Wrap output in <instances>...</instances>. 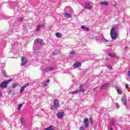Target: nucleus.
<instances>
[{"label":"nucleus","instance_id":"1","mask_svg":"<svg viewBox=\"0 0 130 130\" xmlns=\"http://www.w3.org/2000/svg\"><path fill=\"white\" fill-rule=\"evenodd\" d=\"M110 35L113 40H116L117 38V34L115 31V27H112L110 31Z\"/></svg>","mask_w":130,"mask_h":130},{"label":"nucleus","instance_id":"2","mask_svg":"<svg viewBox=\"0 0 130 130\" xmlns=\"http://www.w3.org/2000/svg\"><path fill=\"white\" fill-rule=\"evenodd\" d=\"M10 82H12V80H8L7 81H3L0 84L1 88H2V89H5V88H7L8 87V84L10 83Z\"/></svg>","mask_w":130,"mask_h":130},{"label":"nucleus","instance_id":"3","mask_svg":"<svg viewBox=\"0 0 130 130\" xmlns=\"http://www.w3.org/2000/svg\"><path fill=\"white\" fill-rule=\"evenodd\" d=\"M35 44H41L42 45H44V42L42 39L38 38L34 41Z\"/></svg>","mask_w":130,"mask_h":130},{"label":"nucleus","instance_id":"4","mask_svg":"<svg viewBox=\"0 0 130 130\" xmlns=\"http://www.w3.org/2000/svg\"><path fill=\"white\" fill-rule=\"evenodd\" d=\"M21 66L22 67H24L25 64H26L27 62H28V61L26 59V57L25 56H22L21 58Z\"/></svg>","mask_w":130,"mask_h":130},{"label":"nucleus","instance_id":"5","mask_svg":"<svg viewBox=\"0 0 130 130\" xmlns=\"http://www.w3.org/2000/svg\"><path fill=\"white\" fill-rule=\"evenodd\" d=\"M53 104L55 109H57V108L59 106V101L58 100H54Z\"/></svg>","mask_w":130,"mask_h":130},{"label":"nucleus","instance_id":"6","mask_svg":"<svg viewBox=\"0 0 130 130\" xmlns=\"http://www.w3.org/2000/svg\"><path fill=\"white\" fill-rule=\"evenodd\" d=\"M29 85L30 84H29V83H26L23 85L20 89V92L21 93H23L25 90V88L28 87V86H29Z\"/></svg>","mask_w":130,"mask_h":130},{"label":"nucleus","instance_id":"7","mask_svg":"<svg viewBox=\"0 0 130 130\" xmlns=\"http://www.w3.org/2000/svg\"><path fill=\"white\" fill-rule=\"evenodd\" d=\"M63 115H64V113L62 112H59L57 114L58 118H62L63 117Z\"/></svg>","mask_w":130,"mask_h":130},{"label":"nucleus","instance_id":"8","mask_svg":"<svg viewBox=\"0 0 130 130\" xmlns=\"http://www.w3.org/2000/svg\"><path fill=\"white\" fill-rule=\"evenodd\" d=\"M63 15H64V17H65V18H67V19H70V18H72V14L69 13L65 12L63 14Z\"/></svg>","mask_w":130,"mask_h":130},{"label":"nucleus","instance_id":"9","mask_svg":"<svg viewBox=\"0 0 130 130\" xmlns=\"http://www.w3.org/2000/svg\"><path fill=\"white\" fill-rule=\"evenodd\" d=\"M84 124L85 127H88V126H89V119L88 118L84 119Z\"/></svg>","mask_w":130,"mask_h":130},{"label":"nucleus","instance_id":"10","mask_svg":"<svg viewBox=\"0 0 130 130\" xmlns=\"http://www.w3.org/2000/svg\"><path fill=\"white\" fill-rule=\"evenodd\" d=\"M85 10H91L92 6H90V4L86 3L85 4Z\"/></svg>","mask_w":130,"mask_h":130},{"label":"nucleus","instance_id":"11","mask_svg":"<svg viewBox=\"0 0 130 130\" xmlns=\"http://www.w3.org/2000/svg\"><path fill=\"white\" fill-rule=\"evenodd\" d=\"M81 28L83 30H85V31H87V32H89V31H90V29H89V27L86 25L82 26H81Z\"/></svg>","mask_w":130,"mask_h":130},{"label":"nucleus","instance_id":"12","mask_svg":"<svg viewBox=\"0 0 130 130\" xmlns=\"http://www.w3.org/2000/svg\"><path fill=\"white\" fill-rule=\"evenodd\" d=\"M81 66H82L81 62H77L74 64L73 67L74 68H80Z\"/></svg>","mask_w":130,"mask_h":130},{"label":"nucleus","instance_id":"13","mask_svg":"<svg viewBox=\"0 0 130 130\" xmlns=\"http://www.w3.org/2000/svg\"><path fill=\"white\" fill-rule=\"evenodd\" d=\"M115 89H116V91L118 93V94H119V95H121L122 91H121V89H119V88H118V87H116Z\"/></svg>","mask_w":130,"mask_h":130},{"label":"nucleus","instance_id":"14","mask_svg":"<svg viewBox=\"0 0 130 130\" xmlns=\"http://www.w3.org/2000/svg\"><path fill=\"white\" fill-rule=\"evenodd\" d=\"M108 56L114 58H117V56H116L115 54H112L111 53H109Z\"/></svg>","mask_w":130,"mask_h":130},{"label":"nucleus","instance_id":"15","mask_svg":"<svg viewBox=\"0 0 130 130\" xmlns=\"http://www.w3.org/2000/svg\"><path fill=\"white\" fill-rule=\"evenodd\" d=\"M55 36L56 37H58V38H60V37H62V34L60 32H56Z\"/></svg>","mask_w":130,"mask_h":130},{"label":"nucleus","instance_id":"16","mask_svg":"<svg viewBox=\"0 0 130 130\" xmlns=\"http://www.w3.org/2000/svg\"><path fill=\"white\" fill-rule=\"evenodd\" d=\"M107 86H109V84L105 83V84H103L102 87H101V89L102 90L103 89H105Z\"/></svg>","mask_w":130,"mask_h":130},{"label":"nucleus","instance_id":"17","mask_svg":"<svg viewBox=\"0 0 130 130\" xmlns=\"http://www.w3.org/2000/svg\"><path fill=\"white\" fill-rule=\"evenodd\" d=\"M70 94H78V93H80V90H75L73 91H70L69 92Z\"/></svg>","mask_w":130,"mask_h":130},{"label":"nucleus","instance_id":"18","mask_svg":"<svg viewBox=\"0 0 130 130\" xmlns=\"http://www.w3.org/2000/svg\"><path fill=\"white\" fill-rule=\"evenodd\" d=\"M100 5H103L104 6H108L109 3L106 1H104L100 3Z\"/></svg>","mask_w":130,"mask_h":130},{"label":"nucleus","instance_id":"19","mask_svg":"<svg viewBox=\"0 0 130 130\" xmlns=\"http://www.w3.org/2000/svg\"><path fill=\"white\" fill-rule=\"evenodd\" d=\"M45 130H54V127L52 125H50L49 127L46 128Z\"/></svg>","mask_w":130,"mask_h":130},{"label":"nucleus","instance_id":"20","mask_svg":"<svg viewBox=\"0 0 130 130\" xmlns=\"http://www.w3.org/2000/svg\"><path fill=\"white\" fill-rule=\"evenodd\" d=\"M121 101H122V102H123V104L126 106V105L127 104L126 100H125V98H122L121 99Z\"/></svg>","mask_w":130,"mask_h":130},{"label":"nucleus","instance_id":"21","mask_svg":"<svg viewBox=\"0 0 130 130\" xmlns=\"http://www.w3.org/2000/svg\"><path fill=\"white\" fill-rule=\"evenodd\" d=\"M54 69L53 67H49L47 68H46V71H53Z\"/></svg>","mask_w":130,"mask_h":130},{"label":"nucleus","instance_id":"22","mask_svg":"<svg viewBox=\"0 0 130 130\" xmlns=\"http://www.w3.org/2000/svg\"><path fill=\"white\" fill-rule=\"evenodd\" d=\"M50 82V80L48 79V80H47V81L44 83V86H45V87H47V86H48V82Z\"/></svg>","mask_w":130,"mask_h":130},{"label":"nucleus","instance_id":"23","mask_svg":"<svg viewBox=\"0 0 130 130\" xmlns=\"http://www.w3.org/2000/svg\"><path fill=\"white\" fill-rule=\"evenodd\" d=\"M40 29H41V26L40 25H38L36 28L37 31H40Z\"/></svg>","mask_w":130,"mask_h":130},{"label":"nucleus","instance_id":"24","mask_svg":"<svg viewBox=\"0 0 130 130\" xmlns=\"http://www.w3.org/2000/svg\"><path fill=\"white\" fill-rule=\"evenodd\" d=\"M18 86H19V84L18 83H14L12 85L13 88H16V87H18Z\"/></svg>","mask_w":130,"mask_h":130},{"label":"nucleus","instance_id":"25","mask_svg":"<svg viewBox=\"0 0 130 130\" xmlns=\"http://www.w3.org/2000/svg\"><path fill=\"white\" fill-rule=\"evenodd\" d=\"M53 55H57V54H58V52H57V51H54V52H53Z\"/></svg>","mask_w":130,"mask_h":130},{"label":"nucleus","instance_id":"26","mask_svg":"<svg viewBox=\"0 0 130 130\" xmlns=\"http://www.w3.org/2000/svg\"><path fill=\"white\" fill-rule=\"evenodd\" d=\"M20 122H21L22 125H24V119L23 118H20Z\"/></svg>","mask_w":130,"mask_h":130},{"label":"nucleus","instance_id":"27","mask_svg":"<svg viewBox=\"0 0 130 130\" xmlns=\"http://www.w3.org/2000/svg\"><path fill=\"white\" fill-rule=\"evenodd\" d=\"M107 69H109V70H112V66H106Z\"/></svg>","mask_w":130,"mask_h":130},{"label":"nucleus","instance_id":"28","mask_svg":"<svg viewBox=\"0 0 130 130\" xmlns=\"http://www.w3.org/2000/svg\"><path fill=\"white\" fill-rule=\"evenodd\" d=\"M80 92H82V93H84V92H86V90L84 89H80L79 90Z\"/></svg>","mask_w":130,"mask_h":130},{"label":"nucleus","instance_id":"29","mask_svg":"<svg viewBox=\"0 0 130 130\" xmlns=\"http://www.w3.org/2000/svg\"><path fill=\"white\" fill-rule=\"evenodd\" d=\"M22 106H23V105L22 104H20L18 107V109L19 110V109H21V108H22Z\"/></svg>","mask_w":130,"mask_h":130},{"label":"nucleus","instance_id":"30","mask_svg":"<svg viewBox=\"0 0 130 130\" xmlns=\"http://www.w3.org/2000/svg\"><path fill=\"white\" fill-rule=\"evenodd\" d=\"M110 122H111V124H114V122H115L114 119H112Z\"/></svg>","mask_w":130,"mask_h":130},{"label":"nucleus","instance_id":"31","mask_svg":"<svg viewBox=\"0 0 130 130\" xmlns=\"http://www.w3.org/2000/svg\"><path fill=\"white\" fill-rule=\"evenodd\" d=\"M75 51H71L70 52V54H72V55H75Z\"/></svg>","mask_w":130,"mask_h":130},{"label":"nucleus","instance_id":"32","mask_svg":"<svg viewBox=\"0 0 130 130\" xmlns=\"http://www.w3.org/2000/svg\"><path fill=\"white\" fill-rule=\"evenodd\" d=\"M41 27L42 28H44V27H45V23H42Z\"/></svg>","mask_w":130,"mask_h":130},{"label":"nucleus","instance_id":"33","mask_svg":"<svg viewBox=\"0 0 130 130\" xmlns=\"http://www.w3.org/2000/svg\"><path fill=\"white\" fill-rule=\"evenodd\" d=\"M116 107H117V108H119V104H118V103H116Z\"/></svg>","mask_w":130,"mask_h":130},{"label":"nucleus","instance_id":"34","mask_svg":"<svg viewBox=\"0 0 130 130\" xmlns=\"http://www.w3.org/2000/svg\"><path fill=\"white\" fill-rule=\"evenodd\" d=\"M80 130H85V127H84L83 126H81L80 127Z\"/></svg>","mask_w":130,"mask_h":130},{"label":"nucleus","instance_id":"35","mask_svg":"<svg viewBox=\"0 0 130 130\" xmlns=\"http://www.w3.org/2000/svg\"><path fill=\"white\" fill-rule=\"evenodd\" d=\"M125 88L127 89L128 88V84H125Z\"/></svg>","mask_w":130,"mask_h":130},{"label":"nucleus","instance_id":"36","mask_svg":"<svg viewBox=\"0 0 130 130\" xmlns=\"http://www.w3.org/2000/svg\"><path fill=\"white\" fill-rule=\"evenodd\" d=\"M90 121L91 122V124H92V123H93V120H92L91 119H90Z\"/></svg>","mask_w":130,"mask_h":130},{"label":"nucleus","instance_id":"37","mask_svg":"<svg viewBox=\"0 0 130 130\" xmlns=\"http://www.w3.org/2000/svg\"><path fill=\"white\" fill-rule=\"evenodd\" d=\"M128 76L129 77V78H130V71H129L128 72Z\"/></svg>","mask_w":130,"mask_h":130},{"label":"nucleus","instance_id":"38","mask_svg":"<svg viewBox=\"0 0 130 130\" xmlns=\"http://www.w3.org/2000/svg\"><path fill=\"white\" fill-rule=\"evenodd\" d=\"M110 130H113V128H112V127H111L110 128Z\"/></svg>","mask_w":130,"mask_h":130},{"label":"nucleus","instance_id":"39","mask_svg":"<svg viewBox=\"0 0 130 130\" xmlns=\"http://www.w3.org/2000/svg\"><path fill=\"white\" fill-rule=\"evenodd\" d=\"M95 89H97V87H94L93 90H95Z\"/></svg>","mask_w":130,"mask_h":130},{"label":"nucleus","instance_id":"40","mask_svg":"<svg viewBox=\"0 0 130 130\" xmlns=\"http://www.w3.org/2000/svg\"><path fill=\"white\" fill-rule=\"evenodd\" d=\"M106 60H109V58H107Z\"/></svg>","mask_w":130,"mask_h":130},{"label":"nucleus","instance_id":"41","mask_svg":"<svg viewBox=\"0 0 130 130\" xmlns=\"http://www.w3.org/2000/svg\"><path fill=\"white\" fill-rule=\"evenodd\" d=\"M2 95V92H0V96Z\"/></svg>","mask_w":130,"mask_h":130},{"label":"nucleus","instance_id":"42","mask_svg":"<svg viewBox=\"0 0 130 130\" xmlns=\"http://www.w3.org/2000/svg\"><path fill=\"white\" fill-rule=\"evenodd\" d=\"M23 20V18H20V20Z\"/></svg>","mask_w":130,"mask_h":130},{"label":"nucleus","instance_id":"43","mask_svg":"<svg viewBox=\"0 0 130 130\" xmlns=\"http://www.w3.org/2000/svg\"><path fill=\"white\" fill-rule=\"evenodd\" d=\"M129 130H130V129H129Z\"/></svg>","mask_w":130,"mask_h":130}]
</instances>
